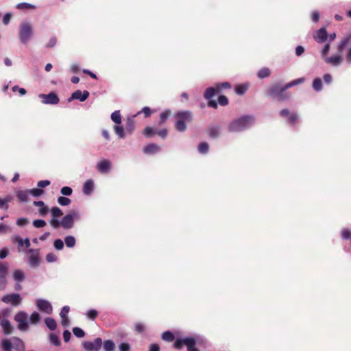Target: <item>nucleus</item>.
Listing matches in <instances>:
<instances>
[{"mask_svg":"<svg viewBox=\"0 0 351 351\" xmlns=\"http://www.w3.org/2000/svg\"><path fill=\"white\" fill-rule=\"evenodd\" d=\"M254 123V116L243 115L230 122L228 125V131L230 133H241L251 128Z\"/></svg>","mask_w":351,"mask_h":351,"instance_id":"obj_1","label":"nucleus"},{"mask_svg":"<svg viewBox=\"0 0 351 351\" xmlns=\"http://www.w3.org/2000/svg\"><path fill=\"white\" fill-rule=\"evenodd\" d=\"M80 219V212L76 210H71L63 217L61 221L58 219H51L49 223L55 229L61 226L65 230H69L73 228L75 221H78Z\"/></svg>","mask_w":351,"mask_h":351,"instance_id":"obj_2","label":"nucleus"},{"mask_svg":"<svg viewBox=\"0 0 351 351\" xmlns=\"http://www.w3.org/2000/svg\"><path fill=\"white\" fill-rule=\"evenodd\" d=\"M351 44V32L346 34L339 41L337 45V50L339 55L332 56L326 58L325 61L334 66H339L342 62L343 58L341 56L343 49L346 46Z\"/></svg>","mask_w":351,"mask_h":351,"instance_id":"obj_3","label":"nucleus"},{"mask_svg":"<svg viewBox=\"0 0 351 351\" xmlns=\"http://www.w3.org/2000/svg\"><path fill=\"white\" fill-rule=\"evenodd\" d=\"M202 343V338L199 337H186L184 338H178L174 342V348L180 350L184 346L186 347L187 351H199L196 347L197 344Z\"/></svg>","mask_w":351,"mask_h":351,"instance_id":"obj_4","label":"nucleus"},{"mask_svg":"<svg viewBox=\"0 0 351 351\" xmlns=\"http://www.w3.org/2000/svg\"><path fill=\"white\" fill-rule=\"evenodd\" d=\"M285 85L280 86L278 84L271 85L266 91V95L278 101H285L290 97V94L286 93Z\"/></svg>","mask_w":351,"mask_h":351,"instance_id":"obj_5","label":"nucleus"},{"mask_svg":"<svg viewBox=\"0 0 351 351\" xmlns=\"http://www.w3.org/2000/svg\"><path fill=\"white\" fill-rule=\"evenodd\" d=\"M34 29L30 22L23 21L19 27V39L21 44L26 45L32 39Z\"/></svg>","mask_w":351,"mask_h":351,"instance_id":"obj_6","label":"nucleus"},{"mask_svg":"<svg viewBox=\"0 0 351 351\" xmlns=\"http://www.w3.org/2000/svg\"><path fill=\"white\" fill-rule=\"evenodd\" d=\"M175 124L176 129L179 132H184L186 130V122L192 121V113L189 110L178 112Z\"/></svg>","mask_w":351,"mask_h":351,"instance_id":"obj_7","label":"nucleus"},{"mask_svg":"<svg viewBox=\"0 0 351 351\" xmlns=\"http://www.w3.org/2000/svg\"><path fill=\"white\" fill-rule=\"evenodd\" d=\"M28 315L24 311H19L14 316V321L17 323V328L21 332H26L29 330V324L27 320Z\"/></svg>","mask_w":351,"mask_h":351,"instance_id":"obj_8","label":"nucleus"},{"mask_svg":"<svg viewBox=\"0 0 351 351\" xmlns=\"http://www.w3.org/2000/svg\"><path fill=\"white\" fill-rule=\"evenodd\" d=\"M26 252L29 254L27 258V264L32 268H37L41 263L40 250L29 248Z\"/></svg>","mask_w":351,"mask_h":351,"instance_id":"obj_9","label":"nucleus"},{"mask_svg":"<svg viewBox=\"0 0 351 351\" xmlns=\"http://www.w3.org/2000/svg\"><path fill=\"white\" fill-rule=\"evenodd\" d=\"M1 301L5 304H10L12 306H17L21 303L22 298L20 294L12 293L4 295L1 298Z\"/></svg>","mask_w":351,"mask_h":351,"instance_id":"obj_10","label":"nucleus"},{"mask_svg":"<svg viewBox=\"0 0 351 351\" xmlns=\"http://www.w3.org/2000/svg\"><path fill=\"white\" fill-rule=\"evenodd\" d=\"M36 306L38 311L47 314L51 315L53 313V306L51 304L45 299H37Z\"/></svg>","mask_w":351,"mask_h":351,"instance_id":"obj_11","label":"nucleus"},{"mask_svg":"<svg viewBox=\"0 0 351 351\" xmlns=\"http://www.w3.org/2000/svg\"><path fill=\"white\" fill-rule=\"evenodd\" d=\"M38 97L42 99L43 104L56 105L60 101L58 95L54 92H51L49 94H39Z\"/></svg>","mask_w":351,"mask_h":351,"instance_id":"obj_12","label":"nucleus"},{"mask_svg":"<svg viewBox=\"0 0 351 351\" xmlns=\"http://www.w3.org/2000/svg\"><path fill=\"white\" fill-rule=\"evenodd\" d=\"M101 338L97 337L93 341H84L82 343L83 348L86 351H99L102 346Z\"/></svg>","mask_w":351,"mask_h":351,"instance_id":"obj_13","label":"nucleus"},{"mask_svg":"<svg viewBox=\"0 0 351 351\" xmlns=\"http://www.w3.org/2000/svg\"><path fill=\"white\" fill-rule=\"evenodd\" d=\"M96 168L100 173L107 174L112 169V162L108 159L101 160L97 162Z\"/></svg>","mask_w":351,"mask_h":351,"instance_id":"obj_14","label":"nucleus"},{"mask_svg":"<svg viewBox=\"0 0 351 351\" xmlns=\"http://www.w3.org/2000/svg\"><path fill=\"white\" fill-rule=\"evenodd\" d=\"M89 95L90 93L88 90H85L82 91L80 90H77L71 94V97L68 99V101L71 102L74 99H78L80 101H84L88 99Z\"/></svg>","mask_w":351,"mask_h":351,"instance_id":"obj_15","label":"nucleus"},{"mask_svg":"<svg viewBox=\"0 0 351 351\" xmlns=\"http://www.w3.org/2000/svg\"><path fill=\"white\" fill-rule=\"evenodd\" d=\"M10 339L11 349H14L16 351H25V343L22 339L16 337H12Z\"/></svg>","mask_w":351,"mask_h":351,"instance_id":"obj_16","label":"nucleus"},{"mask_svg":"<svg viewBox=\"0 0 351 351\" xmlns=\"http://www.w3.org/2000/svg\"><path fill=\"white\" fill-rule=\"evenodd\" d=\"M0 325L5 335H9L13 333L14 327L12 325L11 322L8 319H2L1 320Z\"/></svg>","mask_w":351,"mask_h":351,"instance_id":"obj_17","label":"nucleus"},{"mask_svg":"<svg viewBox=\"0 0 351 351\" xmlns=\"http://www.w3.org/2000/svg\"><path fill=\"white\" fill-rule=\"evenodd\" d=\"M143 151L145 154L152 155L159 152L160 147L155 143H149L143 147Z\"/></svg>","mask_w":351,"mask_h":351,"instance_id":"obj_18","label":"nucleus"},{"mask_svg":"<svg viewBox=\"0 0 351 351\" xmlns=\"http://www.w3.org/2000/svg\"><path fill=\"white\" fill-rule=\"evenodd\" d=\"M327 38L328 32L324 27H322L318 29L316 32V35L314 36V38L319 43L325 42L327 40Z\"/></svg>","mask_w":351,"mask_h":351,"instance_id":"obj_19","label":"nucleus"},{"mask_svg":"<svg viewBox=\"0 0 351 351\" xmlns=\"http://www.w3.org/2000/svg\"><path fill=\"white\" fill-rule=\"evenodd\" d=\"M94 191V181L92 179L86 180L84 185L82 191L86 195H90Z\"/></svg>","mask_w":351,"mask_h":351,"instance_id":"obj_20","label":"nucleus"},{"mask_svg":"<svg viewBox=\"0 0 351 351\" xmlns=\"http://www.w3.org/2000/svg\"><path fill=\"white\" fill-rule=\"evenodd\" d=\"M209 136L212 138H217L221 134V128L219 125H210L208 128Z\"/></svg>","mask_w":351,"mask_h":351,"instance_id":"obj_21","label":"nucleus"},{"mask_svg":"<svg viewBox=\"0 0 351 351\" xmlns=\"http://www.w3.org/2000/svg\"><path fill=\"white\" fill-rule=\"evenodd\" d=\"M12 278L14 281L22 282L25 278V275L21 269H17L14 271Z\"/></svg>","mask_w":351,"mask_h":351,"instance_id":"obj_22","label":"nucleus"},{"mask_svg":"<svg viewBox=\"0 0 351 351\" xmlns=\"http://www.w3.org/2000/svg\"><path fill=\"white\" fill-rule=\"evenodd\" d=\"M29 190H19L16 191V196L19 201L22 202H27L29 201Z\"/></svg>","mask_w":351,"mask_h":351,"instance_id":"obj_23","label":"nucleus"},{"mask_svg":"<svg viewBox=\"0 0 351 351\" xmlns=\"http://www.w3.org/2000/svg\"><path fill=\"white\" fill-rule=\"evenodd\" d=\"M29 320L31 324L36 325L41 320V316L37 311H34L29 317Z\"/></svg>","mask_w":351,"mask_h":351,"instance_id":"obj_24","label":"nucleus"},{"mask_svg":"<svg viewBox=\"0 0 351 351\" xmlns=\"http://www.w3.org/2000/svg\"><path fill=\"white\" fill-rule=\"evenodd\" d=\"M44 322L46 326L51 330H54L57 327L56 321L52 317H46Z\"/></svg>","mask_w":351,"mask_h":351,"instance_id":"obj_25","label":"nucleus"},{"mask_svg":"<svg viewBox=\"0 0 351 351\" xmlns=\"http://www.w3.org/2000/svg\"><path fill=\"white\" fill-rule=\"evenodd\" d=\"M304 81H305V79L304 77L298 78V79L293 80L287 83L285 85V88L287 90L293 86H297V85L304 83Z\"/></svg>","mask_w":351,"mask_h":351,"instance_id":"obj_26","label":"nucleus"},{"mask_svg":"<svg viewBox=\"0 0 351 351\" xmlns=\"http://www.w3.org/2000/svg\"><path fill=\"white\" fill-rule=\"evenodd\" d=\"M271 75V71L269 68L263 67L261 69L258 73L257 76L260 79H264L268 77Z\"/></svg>","mask_w":351,"mask_h":351,"instance_id":"obj_27","label":"nucleus"},{"mask_svg":"<svg viewBox=\"0 0 351 351\" xmlns=\"http://www.w3.org/2000/svg\"><path fill=\"white\" fill-rule=\"evenodd\" d=\"M64 243L67 247L72 248L76 244V239L72 235H68L64 238Z\"/></svg>","mask_w":351,"mask_h":351,"instance_id":"obj_28","label":"nucleus"},{"mask_svg":"<svg viewBox=\"0 0 351 351\" xmlns=\"http://www.w3.org/2000/svg\"><path fill=\"white\" fill-rule=\"evenodd\" d=\"M104 351H114L115 349V344L112 340H106L103 343Z\"/></svg>","mask_w":351,"mask_h":351,"instance_id":"obj_29","label":"nucleus"},{"mask_svg":"<svg viewBox=\"0 0 351 351\" xmlns=\"http://www.w3.org/2000/svg\"><path fill=\"white\" fill-rule=\"evenodd\" d=\"M198 152L201 154H206L208 152L209 145L206 142H202L197 147Z\"/></svg>","mask_w":351,"mask_h":351,"instance_id":"obj_30","label":"nucleus"},{"mask_svg":"<svg viewBox=\"0 0 351 351\" xmlns=\"http://www.w3.org/2000/svg\"><path fill=\"white\" fill-rule=\"evenodd\" d=\"M111 120L116 124L121 123V116L119 110H115L111 114Z\"/></svg>","mask_w":351,"mask_h":351,"instance_id":"obj_31","label":"nucleus"},{"mask_svg":"<svg viewBox=\"0 0 351 351\" xmlns=\"http://www.w3.org/2000/svg\"><path fill=\"white\" fill-rule=\"evenodd\" d=\"M18 10H34L36 6L29 3H19L16 5Z\"/></svg>","mask_w":351,"mask_h":351,"instance_id":"obj_32","label":"nucleus"},{"mask_svg":"<svg viewBox=\"0 0 351 351\" xmlns=\"http://www.w3.org/2000/svg\"><path fill=\"white\" fill-rule=\"evenodd\" d=\"M215 88L214 87H209L205 90L204 97L206 99H210L215 96Z\"/></svg>","mask_w":351,"mask_h":351,"instance_id":"obj_33","label":"nucleus"},{"mask_svg":"<svg viewBox=\"0 0 351 351\" xmlns=\"http://www.w3.org/2000/svg\"><path fill=\"white\" fill-rule=\"evenodd\" d=\"M120 124H117L114 126L113 129L115 134L120 138H123L125 137L124 128L123 126L119 125Z\"/></svg>","mask_w":351,"mask_h":351,"instance_id":"obj_34","label":"nucleus"},{"mask_svg":"<svg viewBox=\"0 0 351 351\" xmlns=\"http://www.w3.org/2000/svg\"><path fill=\"white\" fill-rule=\"evenodd\" d=\"M50 211L52 215L51 219H58L63 215L62 210L57 206L52 207Z\"/></svg>","mask_w":351,"mask_h":351,"instance_id":"obj_35","label":"nucleus"},{"mask_svg":"<svg viewBox=\"0 0 351 351\" xmlns=\"http://www.w3.org/2000/svg\"><path fill=\"white\" fill-rule=\"evenodd\" d=\"M313 88L316 92H320L322 90V82L320 78H315L313 82Z\"/></svg>","mask_w":351,"mask_h":351,"instance_id":"obj_36","label":"nucleus"},{"mask_svg":"<svg viewBox=\"0 0 351 351\" xmlns=\"http://www.w3.org/2000/svg\"><path fill=\"white\" fill-rule=\"evenodd\" d=\"M174 338V335L171 331L167 330L162 334V339L164 341L171 342L173 341Z\"/></svg>","mask_w":351,"mask_h":351,"instance_id":"obj_37","label":"nucleus"},{"mask_svg":"<svg viewBox=\"0 0 351 351\" xmlns=\"http://www.w3.org/2000/svg\"><path fill=\"white\" fill-rule=\"evenodd\" d=\"M135 129V122L132 119H128L126 123V131L132 134Z\"/></svg>","mask_w":351,"mask_h":351,"instance_id":"obj_38","label":"nucleus"},{"mask_svg":"<svg viewBox=\"0 0 351 351\" xmlns=\"http://www.w3.org/2000/svg\"><path fill=\"white\" fill-rule=\"evenodd\" d=\"M171 114V110H166L160 114V121L159 124L162 125L166 120L168 119L169 115Z\"/></svg>","mask_w":351,"mask_h":351,"instance_id":"obj_39","label":"nucleus"},{"mask_svg":"<svg viewBox=\"0 0 351 351\" xmlns=\"http://www.w3.org/2000/svg\"><path fill=\"white\" fill-rule=\"evenodd\" d=\"M49 340L50 342L56 346H59L60 345V341L58 336L54 333H51L49 335Z\"/></svg>","mask_w":351,"mask_h":351,"instance_id":"obj_40","label":"nucleus"},{"mask_svg":"<svg viewBox=\"0 0 351 351\" xmlns=\"http://www.w3.org/2000/svg\"><path fill=\"white\" fill-rule=\"evenodd\" d=\"M58 203L62 206H66L71 204V199L66 197L60 196L58 198Z\"/></svg>","mask_w":351,"mask_h":351,"instance_id":"obj_41","label":"nucleus"},{"mask_svg":"<svg viewBox=\"0 0 351 351\" xmlns=\"http://www.w3.org/2000/svg\"><path fill=\"white\" fill-rule=\"evenodd\" d=\"M248 86L247 84H240L236 87V93L238 95H243L247 90Z\"/></svg>","mask_w":351,"mask_h":351,"instance_id":"obj_42","label":"nucleus"},{"mask_svg":"<svg viewBox=\"0 0 351 351\" xmlns=\"http://www.w3.org/2000/svg\"><path fill=\"white\" fill-rule=\"evenodd\" d=\"M73 332L74 335L78 338L84 337L85 335V332H84V330L79 327L73 328Z\"/></svg>","mask_w":351,"mask_h":351,"instance_id":"obj_43","label":"nucleus"},{"mask_svg":"<svg viewBox=\"0 0 351 351\" xmlns=\"http://www.w3.org/2000/svg\"><path fill=\"white\" fill-rule=\"evenodd\" d=\"M32 224L36 228H43L46 226V221L43 219H35L33 221Z\"/></svg>","mask_w":351,"mask_h":351,"instance_id":"obj_44","label":"nucleus"},{"mask_svg":"<svg viewBox=\"0 0 351 351\" xmlns=\"http://www.w3.org/2000/svg\"><path fill=\"white\" fill-rule=\"evenodd\" d=\"M53 246L57 250H62L64 248V241L60 239H55Z\"/></svg>","mask_w":351,"mask_h":351,"instance_id":"obj_45","label":"nucleus"},{"mask_svg":"<svg viewBox=\"0 0 351 351\" xmlns=\"http://www.w3.org/2000/svg\"><path fill=\"white\" fill-rule=\"evenodd\" d=\"M86 315L88 319L94 320L98 316V312L95 309H90Z\"/></svg>","mask_w":351,"mask_h":351,"instance_id":"obj_46","label":"nucleus"},{"mask_svg":"<svg viewBox=\"0 0 351 351\" xmlns=\"http://www.w3.org/2000/svg\"><path fill=\"white\" fill-rule=\"evenodd\" d=\"M29 194L34 197H38L43 194L44 191L41 189H32L29 190Z\"/></svg>","mask_w":351,"mask_h":351,"instance_id":"obj_47","label":"nucleus"},{"mask_svg":"<svg viewBox=\"0 0 351 351\" xmlns=\"http://www.w3.org/2000/svg\"><path fill=\"white\" fill-rule=\"evenodd\" d=\"M60 193L62 195L70 196L73 193V189L70 186H63L60 189Z\"/></svg>","mask_w":351,"mask_h":351,"instance_id":"obj_48","label":"nucleus"},{"mask_svg":"<svg viewBox=\"0 0 351 351\" xmlns=\"http://www.w3.org/2000/svg\"><path fill=\"white\" fill-rule=\"evenodd\" d=\"M57 260H58L57 256L53 252L48 253L46 255V261L47 263H54V262L57 261Z\"/></svg>","mask_w":351,"mask_h":351,"instance_id":"obj_49","label":"nucleus"},{"mask_svg":"<svg viewBox=\"0 0 351 351\" xmlns=\"http://www.w3.org/2000/svg\"><path fill=\"white\" fill-rule=\"evenodd\" d=\"M29 223V219L27 218H25V217L19 218L16 220V225L19 226H25Z\"/></svg>","mask_w":351,"mask_h":351,"instance_id":"obj_50","label":"nucleus"},{"mask_svg":"<svg viewBox=\"0 0 351 351\" xmlns=\"http://www.w3.org/2000/svg\"><path fill=\"white\" fill-rule=\"evenodd\" d=\"M143 135H145L146 137L147 138H150L151 136H152V135L154 134V128H151V127H146L143 132Z\"/></svg>","mask_w":351,"mask_h":351,"instance_id":"obj_51","label":"nucleus"},{"mask_svg":"<svg viewBox=\"0 0 351 351\" xmlns=\"http://www.w3.org/2000/svg\"><path fill=\"white\" fill-rule=\"evenodd\" d=\"M8 270L7 264L0 262V276H6V274Z\"/></svg>","mask_w":351,"mask_h":351,"instance_id":"obj_52","label":"nucleus"},{"mask_svg":"<svg viewBox=\"0 0 351 351\" xmlns=\"http://www.w3.org/2000/svg\"><path fill=\"white\" fill-rule=\"evenodd\" d=\"M218 104L220 106H225L228 104V99L225 95H220L218 97Z\"/></svg>","mask_w":351,"mask_h":351,"instance_id":"obj_53","label":"nucleus"},{"mask_svg":"<svg viewBox=\"0 0 351 351\" xmlns=\"http://www.w3.org/2000/svg\"><path fill=\"white\" fill-rule=\"evenodd\" d=\"M6 285H7L6 276H0V291L4 290Z\"/></svg>","mask_w":351,"mask_h":351,"instance_id":"obj_54","label":"nucleus"},{"mask_svg":"<svg viewBox=\"0 0 351 351\" xmlns=\"http://www.w3.org/2000/svg\"><path fill=\"white\" fill-rule=\"evenodd\" d=\"M298 119V116L295 113H291V114L288 117L289 123L294 125L297 119Z\"/></svg>","mask_w":351,"mask_h":351,"instance_id":"obj_55","label":"nucleus"},{"mask_svg":"<svg viewBox=\"0 0 351 351\" xmlns=\"http://www.w3.org/2000/svg\"><path fill=\"white\" fill-rule=\"evenodd\" d=\"M70 308L69 306H64L62 308L61 311L60 313V317H67V313L69 312Z\"/></svg>","mask_w":351,"mask_h":351,"instance_id":"obj_56","label":"nucleus"},{"mask_svg":"<svg viewBox=\"0 0 351 351\" xmlns=\"http://www.w3.org/2000/svg\"><path fill=\"white\" fill-rule=\"evenodd\" d=\"M39 215L42 217H45L49 213V208L44 205L43 207L40 208L38 210Z\"/></svg>","mask_w":351,"mask_h":351,"instance_id":"obj_57","label":"nucleus"},{"mask_svg":"<svg viewBox=\"0 0 351 351\" xmlns=\"http://www.w3.org/2000/svg\"><path fill=\"white\" fill-rule=\"evenodd\" d=\"M12 241L16 242L18 243L19 247L24 245V240L19 236H16L14 238H12Z\"/></svg>","mask_w":351,"mask_h":351,"instance_id":"obj_58","label":"nucleus"},{"mask_svg":"<svg viewBox=\"0 0 351 351\" xmlns=\"http://www.w3.org/2000/svg\"><path fill=\"white\" fill-rule=\"evenodd\" d=\"M135 330L139 333H141L144 332L145 330V326L141 323H136L135 324Z\"/></svg>","mask_w":351,"mask_h":351,"instance_id":"obj_59","label":"nucleus"},{"mask_svg":"<svg viewBox=\"0 0 351 351\" xmlns=\"http://www.w3.org/2000/svg\"><path fill=\"white\" fill-rule=\"evenodd\" d=\"M56 42H57L56 38L51 37L49 39V40L47 43V44L46 45V47L47 48H52V47H53L56 45Z\"/></svg>","mask_w":351,"mask_h":351,"instance_id":"obj_60","label":"nucleus"},{"mask_svg":"<svg viewBox=\"0 0 351 351\" xmlns=\"http://www.w3.org/2000/svg\"><path fill=\"white\" fill-rule=\"evenodd\" d=\"M12 14L10 12L5 13L3 17V23L4 25H8L10 23L11 19Z\"/></svg>","mask_w":351,"mask_h":351,"instance_id":"obj_61","label":"nucleus"},{"mask_svg":"<svg viewBox=\"0 0 351 351\" xmlns=\"http://www.w3.org/2000/svg\"><path fill=\"white\" fill-rule=\"evenodd\" d=\"M50 184V181L47 180L38 181L37 186L40 188H45Z\"/></svg>","mask_w":351,"mask_h":351,"instance_id":"obj_62","label":"nucleus"},{"mask_svg":"<svg viewBox=\"0 0 351 351\" xmlns=\"http://www.w3.org/2000/svg\"><path fill=\"white\" fill-rule=\"evenodd\" d=\"M130 346L127 343H121L119 345V350L120 351H130Z\"/></svg>","mask_w":351,"mask_h":351,"instance_id":"obj_63","label":"nucleus"},{"mask_svg":"<svg viewBox=\"0 0 351 351\" xmlns=\"http://www.w3.org/2000/svg\"><path fill=\"white\" fill-rule=\"evenodd\" d=\"M346 60L348 64H351V46L347 50Z\"/></svg>","mask_w":351,"mask_h":351,"instance_id":"obj_64","label":"nucleus"}]
</instances>
